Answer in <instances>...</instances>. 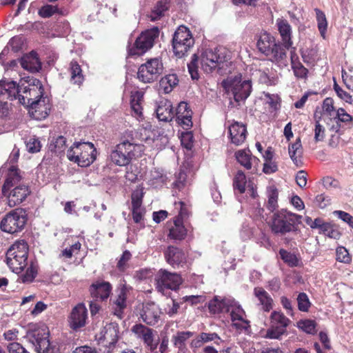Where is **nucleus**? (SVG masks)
<instances>
[{
  "mask_svg": "<svg viewBox=\"0 0 353 353\" xmlns=\"http://www.w3.org/2000/svg\"><path fill=\"white\" fill-rule=\"evenodd\" d=\"M21 176L15 168L10 169L8 177L3 185L2 192L8 200V205L12 208L21 204L30 194V188L17 183Z\"/></svg>",
  "mask_w": 353,
  "mask_h": 353,
  "instance_id": "nucleus-1",
  "label": "nucleus"
},
{
  "mask_svg": "<svg viewBox=\"0 0 353 353\" xmlns=\"http://www.w3.org/2000/svg\"><path fill=\"white\" fill-rule=\"evenodd\" d=\"M143 145L129 141H123L117 144L110 154L112 163L119 166L128 165L130 161L141 156Z\"/></svg>",
  "mask_w": 353,
  "mask_h": 353,
  "instance_id": "nucleus-2",
  "label": "nucleus"
},
{
  "mask_svg": "<svg viewBox=\"0 0 353 353\" xmlns=\"http://www.w3.org/2000/svg\"><path fill=\"white\" fill-rule=\"evenodd\" d=\"M97 150L90 142H75L67 152L68 159L81 167H88L97 158Z\"/></svg>",
  "mask_w": 353,
  "mask_h": 353,
  "instance_id": "nucleus-3",
  "label": "nucleus"
},
{
  "mask_svg": "<svg viewBox=\"0 0 353 353\" xmlns=\"http://www.w3.org/2000/svg\"><path fill=\"white\" fill-rule=\"evenodd\" d=\"M173 212L177 214L172 222L168 223L169 230L168 236L173 240H182L187 234V230L183 225V221L190 214V205L184 201H175Z\"/></svg>",
  "mask_w": 353,
  "mask_h": 353,
  "instance_id": "nucleus-4",
  "label": "nucleus"
},
{
  "mask_svg": "<svg viewBox=\"0 0 353 353\" xmlns=\"http://www.w3.org/2000/svg\"><path fill=\"white\" fill-rule=\"evenodd\" d=\"M301 215L282 209L272 215L271 230L274 234H285L290 232L301 223Z\"/></svg>",
  "mask_w": 353,
  "mask_h": 353,
  "instance_id": "nucleus-5",
  "label": "nucleus"
},
{
  "mask_svg": "<svg viewBox=\"0 0 353 353\" xmlns=\"http://www.w3.org/2000/svg\"><path fill=\"white\" fill-rule=\"evenodd\" d=\"M28 246L26 241L15 242L6 253V263L12 272L19 274L28 265Z\"/></svg>",
  "mask_w": 353,
  "mask_h": 353,
  "instance_id": "nucleus-6",
  "label": "nucleus"
},
{
  "mask_svg": "<svg viewBox=\"0 0 353 353\" xmlns=\"http://www.w3.org/2000/svg\"><path fill=\"white\" fill-rule=\"evenodd\" d=\"M222 85L228 93H231L236 102L245 100L252 90L251 82L242 79L241 74L230 76L222 82Z\"/></svg>",
  "mask_w": 353,
  "mask_h": 353,
  "instance_id": "nucleus-7",
  "label": "nucleus"
},
{
  "mask_svg": "<svg viewBox=\"0 0 353 353\" xmlns=\"http://www.w3.org/2000/svg\"><path fill=\"white\" fill-rule=\"evenodd\" d=\"M194 39L191 31L185 26H180L174 32L172 46L176 57L182 58L193 48Z\"/></svg>",
  "mask_w": 353,
  "mask_h": 353,
  "instance_id": "nucleus-8",
  "label": "nucleus"
},
{
  "mask_svg": "<svg viewBox=\"0 0 353 353\" xmlns=\"http://www.w3.org/2000/svg\"><path fill=\"white\" fill-rule=\"evenodd\" d=\"M27 83V85L23 83L21 85H17L19 88L17 99L21 104L29 105L32 101H36L39 99L43 98V89L41 81L37 79H29Z\"/></svg>",
  "mask_w": 353,
  "mask_h": 353,
  "instance_id": "nucleus-9",
  "label": "nucleus"
},
{
  "mask_svg": "<svg viewBox=\"0 0 353 353\" xmlns=\"http://www.w3.org/2000/svg\"><path fill=\"white\" fill-rule=\"evenodd\" d=\"M270 327L264 332H261L265 339L280 340L287 332V327L290 320L282 312L274 311L270 317Z\"/></svg>",
  "mask_w": 353,
  "mask_h": 353,
  "instance_id": "nucleus-10",
  "label": "nucleus"
},
{
  "mask_svg": "<svg viewBox=\"0 0 353 353\" xmlns=\"http://www.w3.org/2000/svg\"><path fill=\"white\" fill-rule=\"evenodd\" d=\"M26 221V212L22 209H15L3 218L0 228L5 232L14 234L24 228Z\"/></svg>",
  "mask_w": 353,
  "mask_h": 353,
  "instance_id": "nucleus-11",
  "label": "nucleus"
},
{
  "mask_svg": "<svg viewBox=\"0 0 353 353\" xmlns=\"http://www.w3.org/2000/svg\"><path fill=\"white\" fill-rule=\"evenodd\" d=\"M163 70L161 60L159 58H152L139 66L137 77L143 83H151L159 78Z\"/></svg>",
  "mask_w": 353,
  "mask_h": 353,
  "instance_id": "nucleus-12",
  "label": "nucleus"
},
{
  "mask_svg": "<svg viewBox=\"0 0 353 353\" xmlns=\"http://www.w3.org/2000/svg\"><path fill=\"white\" fill-rule=\"evenodd\" d=\"M26 338L38 353L52 352L49 341V331L46 327L43 326L33 330H28Z\"/></svg>",
  "mask_w": 353,
  "mask_h": 353,
  "instance_id": "nucleus-13",
  "label": "nucleus"
},
{
  "mask_svg": "<svg viewBox=\"0 0 353 353\" xmlns=\"http://www.w3.org/2000/svg\"><path fill=\"white\" fill-rule=\"evenodd\" d=\"M159 35V30L157 27L143 32L136 39L134 46L130 49V55H141L150 49L154 43V40Z\"/></svg>",
  "mask_w": 353,
  "mask_h": 353,
  "instance_id": "nucleus-14",
  "label": "nucleus"
},
{
  "mask_svg": "<svg viewBox=\"0 0 353 353\" xmlns=\"http://www.w3.org/2000/svg\"><path fill=\"white\" fill-rule=\"evenodd\" d=\"M157 290L164 293L166 290H176L182 283L181 276L165 270H160L155 278Z\"/></svg>",
  "mask_w": 353,
  "mask_h": 353,
  "instance_id": "nucleus-15",
  "label": "nucleus"
},
{
  "mask_svg": "<svg viewBox=\"0 0 353 353\" xmlns=\"http://www.w3.org/2000/svg\"><path fill=\"white\" fill-rule=\"evenodd\" d=\"M19 88L13 81H0V117L6 115L8 111V104L6 99H17Z\"/></svg>",
  "mask_w": 353,
  "mask_h": 353,
  "instance_id": "nucleus-16",
  "label": "nucleus"
},
{
  "mask_svg": "<svg viewBox=\"0 0 353 353\" xmlns=\"http://www.w3.org/2000/svg\"><path fill=\"white\" fill-rule=\"evenodd\" d=\"M227 312H230L232 326L237 330H246L250 327V321L247 319L245 311L234 299L233 303H230Z\"/></svg>",
  "mask_w": 353,
  "mask_h": 353,
  "instance_id": "nucleus-17",
  "label": "nucleus"
},
{
  "mask_svg": "<svg viewBox=\"0 0 353 353\" xmlns=\"http://www.w3.org/2000/svg\"><path fill=\"white\" fill-rule=\"evenodd\" d=\"M223 57L218 54L216 49H206L201 57V65L205 72H210L223 61Z\"/></svg>",
  "mask_w": 353,
  "mask_h": 353,
  "instance_id": "nucleus-18",
  "label": "nucleus"
},
{
  "mask_svg": "<svg viewBox=\"0 0 353 353\" xmlns=\"http://www.w3.org/2000/svg\"><path fill=\"white\" fill-rule=\"evenodd\" d=\"M88 317V310L83 303H79L72 310L70 317V326L73 330H77L85 325Z\"/></svg>",
  "mask_w": 353,
  "mask_h": 353,
  "instance_id": "nucleus-19",
  "label": "nucleus"
},
{
  "mask_svg": "<svg viewBox=\"0 0 353 353\" xmlns=\"http://www.w3.org/2000/svg\"><path fill=\"white\" fill-rule=\"evenodd\" d=\"M161 311L154 303H145L142 309L141 317L148 325H154L160 320Z\"/></svg>",
  "mask_w": 353,
  "mask_h": 353,
  "instance_id": "nucleus-20",
  "label": "nucleus"
},
{
  "mask_svg": "<svg viewBox=\"0 0 353 353\" xmlns=\"http://www.w3.org/2000/svg\"><path fill=\"white\" fill-rule=\"evenodd\" d=\"M192 110L189 108L188 103L181 102L176 110L174 117L177 123L185 130H189L192 126Z\"/></svg>",
  "mask_w": 353,
  "mask_h": 353,
  "instance_id": "nucleus-21",
  "label": "nucleus"
},
{
  "mask_svg": "<svg viewBox=\"0 0 353 353\" xmlns=\"http://www.w3.org/2000/svg\"><path fill=\"white\" fill-rule=\"evenodd\" d=\"M132 332L138 339L142 340L151 350L157 348V343L154 342V335L152 329L142 324H136L132 327Z\"/></svg>",
  "mask_w": 353,
  "mask_h": 353,
  "instance_id": "nucleus-22",
  "label": "nucleus"
},
{
  "mask_svg": "<svg viewBox=\"0 0 353 353\" xmlns=\"http://www.w3.org/2000/svg\"><path fill=\"white\" fill-rule=\"evenodd\" d=\"M228 132L231 143L236 145H241L246 139V127L242 123L234 121L228 126Z\"/></svg>",
  "mask_w": 353,
  "mask_h": 353,
  "instance_id": "nucleus-23",
  "label": "nucleus"
},
{
  "mask_svg": "<svg viewBox=\"0 0 353 353\" xmlns=\"http://www.w3.org/2000/svg\"><path fill=\"white\" fill-rule=\"evenodd\" d=\"M112 292V285L107 281H97L90 287L91 296L96 301L106 300Z\"/></svg>",
  "mask_w": 353,
  "mask_h": 353,
  "instance_id": "nucleus-24",
  "label": "nucleus"
},
{
  "mask_svg": "<svg viewBox=\"0 0 353 353\" xmlns=\"http://www.w3.org/2000/svg\"><path fill=\"white\" fill-rule=\"evenodd\" d=\"M30 111L35 119L41 120L47 117L50 109L47 98L39 99L29 105Z\"/></svg>",
  "mask_w": 353,
  "mask_h": 353,
  "instance_id": "nucleus-25",
  "label": "nucleus"
},
{
  "mask_svg": "<svg viewBox=\"0 0 353 353\" xmlns=\"http://www.w3.org/2000/svg\"><path fill=\"white\" fill-rule=\"evenodd\" d=\"M353 121V117L347 113L343 108H339L332 117V121H326L330 130L338 132L341 127V123L349 125Z\"/></svg>",
  "mask_w": 353,
  "mask_h": 353,
  "instance_id": "nucleus-26",
  "label": "nucleus"
},
{
  "mask_svg": "<svg viewBox=\"0 0 353 353\" xmlns=\"http://www.w3.org/2000/svg\"><path fill=\"white\" fill-rule=\"evenodd\" d=\"M119 327L117 324L110 323L106 325L101 332L99 341L105 343V345L111 347L117 342L119 336Z\"/></svg>",
  "mask_w": 353,
  "mask_h": 353,
  "instance_id": "nucleus-27",
  "label": "nucleus"
},
{
  "mask_svg": "<svg viewBox=\"0 0 353 353\" xmlns=\"http://www.w3.org/2000/svg\"><path fill=\"white\" fill-rule=\"evenodd\" d=\"M277 44L274 37L267 32L259 34L256 43L259 50L266 56L272 53L273 49Z\"/></svg>",
  "mask_w": 353,
  "mask_h": 353,
  "instance_id": "nucleus-28",
  "label": "nucleus"
},
{
  "mask_svg": "<svg viewBox=\"0 0 353 353\" xmlns=\"http://www.w3.org/2000/svg\"><path fill=\"white\" fill-rule=\"evenodd\" d=\"M167 262L173 267H179L185 263L186 256L185 253L180 249L169 246L165 252Z\"/></svg>",
  "mask_w": 353,
  "mask_h": 353,
  "instance_id": "nucleus-29",
  "label": "nucleus"
},
{
  "mask_svg": "<svg viewBox=\"0 0 353 353\" xmlns=\"http://www.w3.org/2000/svg\"><path fill=\"white\" fill-rule=\"evenodd\" d=\"M117 295L113 301L114 313L121 317L123 310L126 307V299L129 293V289L123 285L118 289Z\"/></svg>",
  "mask_w": 353,
  "mask_h": 353,
  "instance_id": "nucleus-30",
  "label": "nucleus"
},
{
  "mask_svg": "<svg viewBox=\"0 0 353 353\" xmlns=\"http://www.w3.org/2000/svg\"><path fill=\"white\" fill-rule=\"evenodd\" d=\"M157 118L161 121H170L174 117L172 105L168 100H161L156 109Z\"/></svg>",
  "mask_w": 353,
  "mask_h": 353,
  "instance_id": "nucleus-31",
  "label": "nucleus"
},
{
  "mask_svg": "<svg viewBox=\"0 0 353 353\" xmlns=\"http://www.w3.org/2000/svg\"><path fill=\"white\" fill-rule=\"evenodd\" d=\"M21 65L23 68L31 72H38L41 67V62L34 52L24 55L21 59Z\"/></svg>",
  "mask_w": 353,
  "mask_h": 353,
  "instance_id": "nucleus-32",
  "label": "nucleus"
},
{
  "mask_svg": "<svg viewBox=\"0 0 353 353\" xmlns=\"http://www.w3.org/2000/svg\"><path fill=\"white\" fill-rule=\"evenodd\" d=\"M276 25L285 48L289 49L292 46L291 37L292 28L290 25L284 19H277Z\"/></svg>",
  "mask_w": 353,
  "mask_h": 353,
  "instance_id": "nucleus-33",
  "label": "nucleus"
},
{
  "mask_svg": "<svg viewBox=\"0 0 353 353\" xmlns=\"http://www.w3.org/2000/svg\"><path fill=\"white\" fill-rule=\"evenodd\" d=\"M235 157L238 163L247 170H250L253 164H257L259 161L252 155L250 150H239L235 153Z\"/></svg>",
  "mask_w": 353,
  "mask_h": 353,
  "instance_id": "nucleus-34",
  "label": "nucleus"
},
{
  "mask_svg": "<svg viewBox=\"0 0 353 353\" xmlns=\"http://www.w3.org/2000/svg\"><path fill=\"white\" fill-rule=\"evenodd\" d=\"M231 303H233V299L224 298L221 299L219 296H215L208 304V308L210 312L217 314L227 312Z\"/></svg>",
  "mask_w": 353,
  "mask_h": 353,
  "instance_id": "nucleus-35",
  "label": "nucleus"
},
{
  "mask_svg": "<svg viewBox=\"0 0 353 353\" xmlns=\"http://www.w3.org/2000/svg\"><path fill=\"white\" fill-rule=\"evenodd\" d=\"M254 294L264 311L269 312L272 308L273 300L265 290L261 288H255Z\"/></svg>",
  "mask_w": 353,
  "mask_h": 353,
  "instance_id": "nucleus-36",
  "label": "nucleus"
},
{
  "mask_svg": "<svg viewBox=\"0 0 353 353\" xmlns=\"http://www.w3.org/2000/svg\"><path fill=\"white\" fill-rule=\"evenodd\" d=\"M69 72L72 83L81 85L84 81V76L81 66L76 61H72L69 66Z\"/></svg>",
  "mask_w": 353,
  "mask_h": 353,
  "instance_id": "nucleus-37",
  "label": "nucleus"
},
{
  "mask_svg": "<svg viewBox=\"0 0 353 353\" xmlns=\"http://www.w3.org/2000/svg\"><path fill=\"white\" fill-rule=\"evenodd\" d=\"M270 59L278 64L280 67L288 65L287 54L285 49L279 44H277L272 50V53L268 54Z\"/></svg>",
  "mask_w": 353,
  "mask_h": 353,
  "instance_id": "nucleus-38",
  "label": "nucleus"
},
{
  "mask_svg": "<svg viewBox=\"0 0 353 353\" xmlns=\"http://www.w3.org/2000/svg\"><path fill=\"white\" fill-rule=\"evenodd\" d=\"M179 79L176 74H168L160 80L159 89L165 94L171 92L173 88L178 85Z\"/></svg>",
  "mask_w": 353,
  "mask_h": 353,
  "instance_id": "nucleus-39",
  "label": "nucleus"
},
{
  "mask_svg": "<svg viewBox=\"0 0 353 353\" xmlns=\"http://www.w3.org/2000/svg\"><path fill=\"white\" fill-rule=\"evenodd\" d=\"M288 152L293 163L296 166H301L302 165V162L301 160L302 151L301 143L299 139H297L295 143L289 145Z\"/></svg>",
  "mask_w": 353,
  "mask_h": 353,
  "instance_id": "nucleus-40",
  "label": "nucleus"
},
{
  "mask_svg": "<svg viewBox=\"0 0 353 353\" xmlns=\"http://www.w3.org/2000/svg\"><path fill=\"white\" fill-rule=\"evenodd\" d=\"M215 339H220L216 333L202 332L192 341L191 345L193 347H200L203 343H208Z\"/></svg>",
  "mask_w": 353,
  "mask_h": 353,
  "instance_id": "nucleus-41",
  "label": "nucleus"
},
{
  "mask_svg": "<svg viewBox=\"0 0 353 353\" xmlns=\"http://www.w3.org/2000/svg\"><path fill=\"white\" fill-rule=\"evenodd\" d=\"M168 8V3L166 0L159 1L150 14L149 18L152 21L159 19L164 14V12Z\"/></svg>",
  "mask_w": 353,
  "mask_h": 353,
  "instance_id": "nucleus-42",
  "label": "nucleus"
},
{
  "mask_svg": "<svg viewBox=\"0 0 353 353\" xmlns=\"http://www.w3.org/2000/svg\"><path fill=\"white\" fill-rule=\"evenodd\" d=\"M278 190L277 189L272 185L269 186L267 189V196H268V208L270 211L275 210L278 207Z\"/></svg>",
  "mask_w": 353,
  "mask_h": 353,
  "instance_id": "nucleus-43",
  "label": "nucleus"
},
{
  "mask_svg": "<svg viewBox=\"0 0 353 353\" xmlns=\"http://www.w3.org/2000/svg\"><path fill=\"white\" fill-rule=\"evenodd\" d=\"M314 11L316 12V16L318 29L320 32L321 37L323 38H325V34L327 28V21L325 14L319 8H315Z\"/></svg>",
  "mask_w": 353,
  "mask_h": 353,
  "instance_id": "nucleus-44",
  "label": "nucleus"
},
{
  "mask_svg": "<svg viewBox=\"0 0 353 353\" xmlns=\"http://www.w3.org/2000/svg\"><path fill=\"white\" fill-rule=\"evenodd\" d=\"M246 176L243 171L239 170L233 179V186L234 190H237L239 193H243L245 190Z\"/></svg>",
  "mask_w": 353,
  "mask_h": 353,
  "instance_id": "nucleus-45",
  "label": "nucleus"
},
{
  "mask_svg": "<svg viewBox=\"0 0 353 353\" xmlns=\"http://www.w3.org/2000/svg\"><path fill=\"white\" fill-rule=\"evenodd\" d=\"M322 110L323 115L328 117L327 121H332V117L336 112H334V101L332 98L327 97L324 99Z\"/></svg>",
  "mask_w": 353,
  "mask_h": 353,
  "instance_id": "nucleus-46",
  "label": "nucleus"
},
{
  "mask_svg": "<svg viewBox=\"0 0 353 353\" xmlns=\"http://www.w3.org/2000/svg\"><path fill=\"white\" fill-rule=\"evenodd\" d=\"M297 326L299 329L307 334H314L316 332V323L313 320L305 319L299 321L297 323Z\"/></svg>",
  "mask_w": 353,
  "mask_h": 353,
  "instance_id": "nucleus-47",
  "label": "nucleus"
},
{
  "mask_svg": "<svg viewBox=\"0 0 353 353\" xmlns=\"http://www.w3.org/2000/svg\"><path fill=\"white\" fill-rule=\"evenodd\" d=\"M192 335V332L190 331L178 332L175 335L172 336V341L174 345L179 348L182 347L184 345L185 342Z\"/></svg>",
  "mask_w": 353,
  "mask_h": 353,
  "instance_id": "nucleus-48",
  "label": "nucleus"
},
{
  "mask_svg": "<svg viewBox=\"0 0 353 353\" xmlns=\"http://www.w3.org/2000/svg\"><path fill=\"white\" fill-rule=\"evenodd\" d=\"M279 254L282 260L289 266L296 267L299 265V260L295 254L283 249L280 250Z\"/></svg>",
  "mask_w": 353,
  "mask_h": 353,
  "instance_id": "nucleus-49",
  "label": "nucleus"
},
{
  "mask_svg": "<svg viewBox=\"0 0 353 353\" xmlns=\"http://www.w3.org/2000/svg\"><path fill=\"white\" fill-rule=\"evenodd\" d=\"M65 138L60 136L50 144L49 148L55 153L60 154L65 149Z\"/></svg>",
  "mask_w": 353,
  "mask_h": 353,
  "instance_id": "nucleus-50",
  "label": "nucleus"
},
{
  "mask_svg": "<svg viewBox=\"0 0 353 353\" xmlns=\"http://www.w3.org/2000/svg\"><path fill=\"white\" fill-rule=\"evenodd\" d=\"M58 12L57 6L50 4L43 6L38 11L39 15L42 18H49Z\"/></svg>",
  "mask_w": 353,
  "mask_h": 353,
  "instance_id": "nucleus-51",
  "label": "nucleus"
},
{
  "mask_svg": "<svg viewBox=\"0 0 353 353\" xmlns=\"http://www.w3.org/2000/svg\"><path fill=\"white\" fill-rule=\"evenodd\" d=\"M37 265L34 262H31L30 266L28 268L26 273L22 277L23 282H32L37 274Z\"/></svg>",
  "mask_w": 353,
  "mask_h": 353,
  "instance_id": "nucleus-52",
  "label": "nucleus"
},
{
  "mask_svg": "<svg viewBox=\"0 0 353 353\" xmlns=\"http://www.w3.org/2000/svg\"><path fill=\"white\" fill-rule=\"evenodd\" d=\"M336 260L344 263H350L352 258L348 250L343 246L338 247L336 250Z\"/></svg>",
  "mask_w": 353,
  "mask_h": 353,
  "instance_id": "nucleus-53",
  "label": "nucleus"
},
{
  "mask_svg": "<svg viewBox=\"0 0 353 353\" xmlns=\"http://www.w3.org/2000/svg\"><path fill=\"white\" fill-rule=\"evenodd\" d=\"M297 303L299 310L302 312H307L311 305L307 295L304 292L298 295Z\"/></svg>",
  "mask_w": 353,
  "mask_h": 353,
  "instance_id": "nucleus-54",
  "label": "nucleus"
},
{
  "mask_svg": "<svg viewBox=\"0 0 353 353\" xmlns=\"http://www.w3.org/2000/svg\"><path fill=\"white\" fill-rule=\"evenodd\" d=\"M131 256V253L128 250L123 252L117 265V268L119 271L124 272L127 268H128V261L130 260Z\"/></svg>",
  "mask_w": 353,
  "mask_h": 353,
  "instance_id": "nucleus-55",
  "label": "nucleus"
},
{
  "mask_svg": "<svg viewBox=\"0 0 353 353\" xmlns=\"http://www.w3.org/2000/svg\"><path fill=\"white\" fill-rule=\"evenodd\" d=\"M198 63L199 58L196 54H194L192 57L191 61L188 64V71L192 79H199Z\"/></svg>",
  "mask_w": 353,
  "mask_h": 353,
  "instance_id": "nucleus-56",
  "label": "nucleus"
},
{
  "mask_svg": "<svg viewBox=\"0 0 353 353\" xmlns=\"http://www.w3.org/2000/svg\"><path fill=\"white\" fill-rule=\"evenodd\" d=\"M294 76L298 79H306L307 77L308 70L305 68L301 62L293 63L292 65Z\"/></svg>",
  "mask_w": 353,
  "mask_h": 353,
  "instance_id": "nucleus-57",
  "label": "nucleus"
},
{
  "mask_svg": "<svg viewBox=\"0 0 353 353\" xmlns=\"http://www.w3.org/2000/svg\"><path fill=\"white\" fill-rule=\"evenodd\" d=\"M143 189L138 186L132 193V206H142V200L143 197Z\"/></svg>",
  "mask_w": 353,
  "mask_h": 353,
  "instance_id": "nucleus-58",
  "label": "nucleus"
},
{
  "mask_svg": "<svg viewBox=\"0 0 353 353\" xmlns=\"http://www.w3.org/2000/svg\"><path fill=\"white\" fill-rule=\"evenodd\" d=\"M334 90L336 92L337 96L344 101L347 103L352 104L353 103V97L352 96L343 90L336 83L334 84Z\"/></svg>",
  "mask_w": 353,
  "mask_h": 353,
  "instance_id": "nucleus-59",
  "label": "nucleus"
},
{
  "mask_svg": "<svg viewBox=\"0 0 353 353\" xmlns=\"http://www.w3.org/2000/svg\"><path fill=\"white\" fill-rule=\"evenodd\" d=\"M314 141L316 142L323 141L325 137V129L323 125H322L319 120H316L315 122L314 127Z\"/></svg>",
  "mask_w": 353,
  "mask_h": 353,
  "instance_id": "nucleus-60",
  "label": "nucleus"
},
{
  "mask_svg": "<svg viewBox=\"0 0 353 353\" xmlns=\"http://www.w3.org/2000/svg\"><path fill=\"white\" fill-rule=\"evenodd\" d=\"M26 148L31 153L37 152L41 149L40 141L35 137H30L26 143Z\"/></svg>",
  "mask_w": 353,
  "mask_h": 353,
  "instance_id": "nucleus-61",
  "label": "nucleus"
},
{
  "mask_svg": "<svg viewBox=\"0 0 353 353\" xmlns=\"http://www.w3.org/2000/svg\"><path fill=\"white\" fill-rule=\"evenodd\" d=\"M323 185L327 190H335L340 188V183L339 181L331 176L324 177L323 179Z\"/></svg>",
  "mask_w": 353,
  "mask_h": 353,
  "instance_id": "nucleus-62",
  "label": "nucleus"
},
{
  "mask_svg": "<svg viewBox=\"0 0 353 353\" xmlns=\"http://www.w3.org/2000/svg\"><path fill=\"white\" fill-rule=\"evenodd\" d=\"M139 174L137 167L135 165H131L127 168L125 177L128 181L134 182L138 179Z\"/></svg>",
  "mask_w": 353,
  "mask_h": 353,
  "instance_id": "nucleus-63",
  "label": "nucleus"
},
{
  "mask_svg": "<svg viewBox=\"0 0 353 353\" xmlns=\"http://www.w3.org/2000/svg\"><path fill=\"white\" fill-rule=\"evenodd\" d=\"M7 349L9 353H29L20 343L17 342L9 343Z\"/></svg>",
  "mask_w": 353,
  "mask_h": 353,
  "instance_id": "nucleus-64",
  "label": "nucleus"
}]
</instances>
